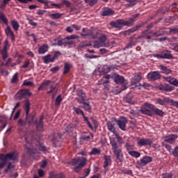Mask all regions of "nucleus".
Here are the masks:
<instances>
[{
    "instance_id": "1",
    "label": "nucleus",
    "mask_w": 178,
    "mask_h": 178,
    "mask_svg": "<svg viewBox=\"0 0 178 178\" xmlns=\"http://www.w3.org/2000/svg\"><path fill=\"white\" fill-rule=\"evenodd\" d=\"M70 165H72V166H75L73 168L74 172L75 173H79L80 170L83 169L87 165V159L86 157H78L76 159H72L69 161Z\"/></svg>"
},
{
    "instance_id": "2",
    "label": "nucleus",
    "mask_w": 178,
    "mask_h": 178,
    "mask_svg": "<svg viewBox=\"0 0 178 178\" xmlns=\"http://www.w3.org/2000/svg\"><path fill=\"white\" fill-rule=\"evenodd\" d=\"M114 81L116 84H121L123 87L122 89H114L113 92L115 94V95H118V94H120L123 90L127 89V80H125L124 77L123 76H120L119 74H117L114 76Z\"/></svg>"
},
{
    "instance_id": "3",
    "label": "nucleus",
    "mask_w": 178,
    "mask_h": 178,
    "mask_svg": "<svg viewBox=\"0 0 178 178\" xmlns=\"http://www.w3.org/2000/svg\"><path fill=\"white\" fill-rule=\"evenodd\" d=\"M110 144L111 145V148L113 149V152L114 155H115L117 159L120 161V158L123 156V154L122 153V149L120 148V145L118 143V140L116 138H111L110 139Z\"/></svg>"
},
{
    "instance_id": "4",
    "label": "nucleus",
    "mask_w": 178,
    "mask_h": 178,
    "mask_svg": "<svg viewBox=\"0 0 178 178\" xmlns=\"http://www.w3.org/2000/svg\"><path fill=\"white\" fill-rule=\"evenodd\" d=\"M72 110L76 113V115H81L82 118H83L84 122H86L89 129L90 130H94V127H92V124H91V122H90V120H88V117L86 116V115L84 114V111H83L81 108L79 107L73 106Z\"/></svg>"
},
{
    "instance_id": "5",
    "label": "nucleus",
    "mask_w": 178,
    "mask_h": 178,
    "mask_svg": "<svg viewBox=\"0 0 178 178\" xmlns=\"http://www.w3.org/2000/svg\"><path fill=\"white\" fill-rule=\"evenodd\" d=\"M154 104L149 103H145L140 108V112L143 115H146L147 116H154V113L151 109V106Z\"/></svg>"
},
{
    "instance_id": "6",
    "label": "nucleus",
    "mask_w": 178,
    "mask_h": 178,
    "mask_svg": "<svg viewBox=\"0 0 178 178\" xmlns=\"http://www.w3.org/2000/svg\"><path fill=\"white\" fill-rule=\"evenodd\" d=\"M147 77L149 81H156V80L161 79L162 75L159 71H153L147 74Z\"/></svg>"
},
{
    "instance_id": "7",
    "label": "nucleus",
    "mask_w": 178,
    "mask_h": 178,
    "mask_svg": "<svg viewBox=\"0 0 178 178\" xmlns=\"http://www.w3.org/2000/svg\"><path fill=\"white\" fill-rule=\"evenodd\" d=\"M9 47H10L9 40L6 39L5 40V44L3 46V48L0 50V54L2 56L3 60H6V59L9 58V54H8V48H9Z\"/></svg>"
},
{
    "instance_id": "8",
    "label": "nucleus",
    "mask_w": 178,
    "mask_h": 178,
    "mask_svg": "<svg viewBox=\"0 0 178 178\" xmlns=\"http://www.w3.org/2000/svg\"><path fill=\"white\" fill-rule=\"evenodd\" d=\"M119 128L123 131H126V124H127V118L125 117H120L118 120H115Z\"/></svg>"
},
{
    "instance_id": "9",
    "label": "nucleus",
    "mask_w": 178,
    "mask_h": 178,
    "mask_svg": "<svg viewBox=\"0 0 178 178\" xmlns=\"http://www.w3.org/2000/svg\"><path fill=\"white\" fill-rule=\"evenodd\" d=\"M2 157L3 158H1V159H5L6 161H8V159L10 161H16V159L19 158V154L17 152H11L6 154H3Z\"/></svg>"
},
{
    "instance_id": "10",
    "label": "nucleus",
    "mask_w": 178,
    "mask_h": 178,
    "mask_svg": "<svg viewBox=\"0 0 178 178\" xmlns=\"http://www.w3.org/2000/svg\"><path fill=\"white\" fill-rule=\"evenodd\" d=\"M152 139L138 138L137 144L138 147H145V145H152Z\"/></svg>"
},
{
    "instance_id": "11",
    "label": "nucleus",
    "mask_w": 178,
    "mask_h": 178,
    "mask_svg": "<svg viewBox=\"0 0 178 178\" xmlns=\"http://www.w3.org/2000/svg\"><path fill=\"white\" fill-rule=\"evenodd\" d=\"M161 30H162L161 28L159 29H156L154 32L150 33L151 35H146L144 36V38H146V40H151L152 37H162V35H165V31L161 32Z\"/></svg>"
},
{
    "instance_id": "12",
    "label": "nucleus",
    "mask_w": 178,
    "mask_h": 178,
    "mask_svg": "<svg viewBox=\"0 0 178 178\" xmlns=\"http://www.w3.org/2000/svg\"><path fill=\"white\" fill-rule=\"evenodd\" d=\"M152 162V157L149 156H145L141 159L136 162L137 165L139 166H147L148 163H151Z\"/></svg>"
},
{
    "instance_id": "13",
    "label": "nucleus",
    "mask_w": 178,
    "mask_h": 178,
    "mask_svg": "<svg viewBox=\"0 0 178 178\" xmlns=\"http://www.w3.org/2000/svg\"><path fill=\"white\" fill-rule=\"evenodd\" d=\"M34 124L37 131H44V116L40 117L39 121L35 120Z\"/></svg>"
},
{
    "instance_id": "14",
    "label": "nucleus",
    "mask_w": 178,
    "mask_h": 178,
    "mask_svg": "<svg viewBox=\"0 0 178 178\" xmlns=\"http://www.w3.org/2000/svg\"><path fill=\"white\" fill-rule=\"evenodd\" d=\"M17 95L18 99L21 100L23 99V98H26V97H31V92H30L29 89H22L17 92Z\"/></svg>"
},
{
    "instance_id": "15",
    "label": "nucleus",
    "mask_w": 178,
    "mask_h": 178,
    "mask_svg": "<svg viewBox=\"0 0 178 178\" xmlns=\"http://www.w3.org/2000/svg\"><path fill=\"white\" fill-rule=\"evenodd\" d=\"M26 148L28 154H29L30 156H31L33 159H36L40 156V152H38V149L36 148L27 147V146H26Z\"/></svg>"
},
{
    "instance_id": "16",
    "label": "nucleus",
    "mask_w": 178,
    "mask_h": 178,
    "mask_svg": "<svg viewBox=\"0 0 178 178\" xmlns=\"http://www.w3.org/2000/svg\"><path fill=\"white\" fill-rule=\"evenodd\" d=\"M98 34H99V33L97 31H87L86 33H81V37H83V38L90 37L92 40H95L98 37Z\"/></svg>"
},
{
    "instance_id": "17",
    "label": "nucleus",
    "mask_w": 178,
    "mask_h": 178,
    "mask_svg": "<svg viewBox=\"0 0 178 178\" xmlns=\"http://www.w3.org/2000/svg\"><path fill=\"white\" fill-rule=\"evenodd\" d=\"M138 16H140V13H136L135 15H133L132 17L129 18L127 21L123 19L124 26L131 27V26L134 25V20H136V19H137Z\"/></svg>"
},
{
    "instance_id": "18",
    "label": "nucleus",
    "mask_w": 178,
    "mask_h": 178,
    "mask_svg": "<svg viewBox=\"0 0 178 178\" xmlns=\"http://www.w3.org/2000/svg\"><path fill=\"white\" fill-rule=\"evenodd\" d=\"M150 109L152 111V113L153 115H156L157 116H160V118H163V116L165 115V112L158 108H156V106H155V105L153 104V106H152L150 107Z\"/></svg>"
},
{
    "instance_id": "19",
    "label": "nucleus",
    "mask_w": 178,
    "mask_h": 178,
    "mask_svg": "<svg viewBox=\"0 0 178 178\" xmlns=\"http://www.w3.org/2000/svg\"><path fill=\"white\" fill-rule=\"evenodd\" d=\"M5 34L6 35H7V37H10V40L13 42L16 41V37L15 35V33H13V31H12L10 26H7V27L5 29Z\"/></svg>"
},
{
    "instance_id": "20",
    "label": "nucleus",
    "mask_w": 178,
    "mask_h": 178,
    "mask_svg": "<svg viewBox=\"0 0 178 178\" xmlns=\"http://www.w3.org/2000/svg\"><path fill=\"white\" fill-rule=\"evenodd\" d=\"M158 88L161 91H165L166 92H170V91H173V90H175V87L169 84H161L158 86Z\"/></svg>"
},
{
    "instance_id": "21",
    "label": "nucleus",
    "mask_w": 178,
    "mask_h": 178,
    "mask_svg": "<svg viewBox=\"0 0 178 178\" xmlns=\"http://www.w3.org/2000/svg\"><path fill=\"white\" fill-rule=\"evenodd\" d=\"M110 24L111 26H112V27H114L115 29H118L119 30H122L123 26H124L123 19H117L115 22H111Z\"/></svg>"
},
{
    "instance_id": "22",
    "label": "nucleus",
    "mask_w": 178,
    "mask_h": 178,
    "mask_svg": "<svg viewBox=\"0 0 178 178\" xmlns=\"http://www.w3.org/2000/svg\"><path fill=\"white\" fill-rule=\"evenodd\" d=\"M177 137V135L170 134L164 137V141L168 144H175Z\"/></svg>"
},
{
    "instance_id": "23",
    "label": "nucleus",
    "mask_w": 178,
    "mask_h": 178,
    "mask_svg": "<svg viewBox=\"0 0 178 178\" xmlns=\"http://www.w3.org/2000/svg\"><path fill=\"white\" fill-rule=\"evenodd\" d=\"M102 16H112L115 15V11L112 8H104L101 11Z\"/></svg>"
},
{
    "instance_id": "24",
    "label": "nucleus",
    "mask_w": 178,
    "mask_h": 178,
    "mask_svg": "<svg viewBox=\"0 0 178 178\" xmlns=\"http://www.w3.org/2000/svg\"><path fill=\"white\" fill-rule=\"evenodd\" d=\"M79 104H80L82 106L83 109L84 111H86V112H88L89 113H91L92 112V108H91V106L90 105V103H87L84 101H78Z\"/></svg>"
},
{
    "instance_id": "25",
    "label": "nucleus",
    "mask_w": 178,
    "mask_h": 178,
    "mask_svg": "<svg viewBox=\"0 0 178 178\" xmlns=\"http://www.w3.org/2000/svg\"><path fill=\"white\" fill-rule=\"evenodd\" d=\"M26 122H28V126H31L34 122H35V114H31L30 113H28V114H26Z\"/></svg>"
},
{
    "instance_id": "26",
    "label": "nucleus",
    "mask_w": 178,
    "mask_h": 178,
    "mask_svg": "<svg viewBox=\"0 0 178 178\" xmlns=\"http://www.w3.org/2000/svg\"><path fill=\"white\" fill-rule=\"evenodd\" d=\"M141 72L136 73L135 76L131 79V84L132 86H135L137 83H140L141 81Z\"/></svg>"
},
{
    "instance_id": "27",
    "label": "nucleus",
    "mask_w": 178,
    "mask_h": 178,
    "mask_svg": "<svg viewBox=\"0 0 178 178\" xmlns=\"http://www.w3.org/2000/svg\"><path fill=\"white\" fill-rule=\"evenodd\" d=\"M81 138L83 141H91V140L94 138V134L91 133H86L81 136Z\"/></svg>"
},
{
    "instance_id": "28",
    "label": "nucleus",
    "mask_w": 178,
    "mask_h": 178,
    "mask_svg": "<svg viewBox=\"0 0 178 178\" xmlns=\"http://www.w3.org/2000/svg\"><path fill=\"white\" fill-rule=\"evenodd\" d=\"M52 83L51 80H47L42 83V84L40 86V87L38 88V91H44V90H47L48 86H49Z\"/></svg>"
},
{
    "instance_id": "29",
    "label": "nucleus",
    "mask_w": 178,
    "mask_h": 178,
    "mask_svg": "<svg viewBox=\"0 0 178 178\" xmlns=\"http://www.w3.org/2000/svg\"><path fill=\"white\" fill-rule=\"evenodd\" d=\"M163 79L166 81H168L172 86H178V81L175 78H172V76H163Z\"/></svg>"
},
{
    "instance_id": "30",
    "label": "nucleus",
    "mask_w": 178,
    "mask_h": 178,
    "mask_svg": "<svg viewBox=\"0 0 178 178\" xmlns=\"http://www.w3.org/2000/svg\"><path fill=\"white\" fill-rule=\"evenodd\" d=\"M104 162L103 168H108V166H109V165L112 163V159L109 155L108 156L104 155Z\"/></svg>"
},
{
    "instance_id": "31",
    "label": "nucleus",
    "mask_w": 178,
    "mask_h": 178,
    "mask_svg": "<svg viewBox=\"0 0 178 178\" xmlns=\"http://www.w3.org/2000/svg\"><path fill=\"white\" fill-rule=\"evenodd\" d=\"M48 49H49V46H48L47 44H44L39 47L38 54H45V52H48Z\"/></svg>"
},
{
    "instance_id": "32",
    "label": "nucleus",
    "mask_w": 178,
    "mask_h": 178,
    "mask_svg": "<svg viewBox=\"0 0 178 178\" xmlns=\"http://www.w3.org/2000/svg\"><path fill=\"white\" fill-rule=\"evenodd\" d=\"M30 105H31L30 100H29L28 99H26L24 101V109L25 111L26 115H29V113H30V109H31Z\"/></svg>"
},
{
    "instance_id": "33",
    "label": "nucleus",
    "mask_w": 178,
    "mask_h": 178,
    "mask_svg": "<svg viewBox=\"0 0 178 178\" xmlns=\"http://www.w3.org/2000/svg\"><path fill=\"white\" fill-rule=\"evenodd\" d=\"M42 59H43L44 63H54V62H55L54 60V58L51 54H47V56H43Z\"/></svg>"
},
{
    "instance_id": "34",
    "label": "nucleus",
    "mask_w": 178,
    "mask_h": 178,
    "mask_svg": "<svg viewBox=\"0 0 178 178\" xmlns=\"http://www.w3.org/2000/svg\"><path fill=\"white\" fill-rule=\"evenodd\" d=\"M99 41L103 44L106 48L109 47V43L106 42V35H103L99 38Z\"/></svg>"
},
{
    "instance_id": "35",
    "label": "nucleus",
    "mask_w": 178,
    "mask_h": 178,
    "mask_svg": "<svg viewBox=\"0 0 178 178\" xmlns=\"http://www.w3.org/2000/svg\"><path fill=\"white\" fill-rule=\"evenodd\" d=\"M168 99L166 97H164L163 99L158 97L156 99V104L163 106L168 102Z\"/></svg>"
},
{
    "instance_id": "36",
    "label": "nucleus",
    "mask_w": 178,
    "mask_h": 178,
    "mask_svg": "<svg viewBox=\"0 0 178 178\" xmlns=\"http://www.w3.org/2000/svg\"><path fill=\"white\" fill-rule=\"evenodd\" d=\"M162 59H173V55L170 54V51H166V52L161 53Z\"/></svg>"
},
{
    "instance_id": "37",
    "label": "nucleus",
    "mask_w": 178,
    "mask_h": 178,
    "mask_svg": "<svg viewBox=\"0 0 178 178\" xmlns=\"http://www.w3.org/2000/svg\"><path fill=\"white\" fill-rule=\"evenodd\" d=\"M106 126L109 131L113 133L114 134L116 133V128H115V125H113L111 121L107 122Z\"/></svg>"
},
{
    "instance_id": "38",
    "label": "nucleus",
    "mask_w": 178,
    "mask_h": 178,
    "mask_svg": "<svg viewBox=\"0 0 178 178\" xmlns=\"http://www.w3.org/2000/svg\"><path fill=\"white\" fill-rule=\"evenodd\" d=\"M11 26L15 31H18L19 28L20 27V25H19V22L13 19L10 21Z\"/></svg>"
},
{
    "instance_id": "39",
    "label": "nucleus",
    "mask_w": 178,
    "mask_h": 178,
    "mask_svg": "<svg viewBox=\"0 0 178 178\" xmlns=\"http://www.w3.org/2000/svg\"><path fill=\"white\" fill-rule=\"evenodd\" d=\"M128 154L129 155H131V156H133L134 158H140V156H141V153L134 150L128 151Z\"/></svg>"
},
{
    "instance_id": "40",
    "label": "nucleus",
    "mask_w": 178,
    "mask_h": 178,
    "mask_svg": "<svg viewBox=\"0 0 178 178\" xmlns=\"http://www.w3.org/2000/svg\"><path fill=\"white\" fill-rule=\"evenodd\" d=\"M17 124L19 126V127H26V126L28 124L27 120L26 118H20L17 122Z\"/></svg>"
},
{
    "instance_id": "41",
    "label": "nucleus",
    "mask_w": 178,
    "mask_h": 178,
    "mask_svg": "<svg viewBox=\"0 0 178 178\" xmlns=\"http://www.w3.org/2000/svg\"><path fill=\"white\" fill-rule=\"evenodd\" d=\"M89 155H101V149L97 147H93L89 152Z\"/></svg>"
},
{
    "instance_id": "42",
    "label": "nucleus",
    "mask_w": 178,
    "mask_h": 178,
    "mask_svg": "<svg viewBox=\"0 0 178 178\" xmlns=\"http://www.w3.org/2000/svg\"><path fill=\"white\" fill-rule=\"evenodd\" d=\"M49 178H65V175L63 174H56L54 172L49 173Z\"/></svg>"
},
{
    "instance_id": "43",
    "label": "nucleus",
    "mask_w": 178,
    "mask_h": 178,
    "mask_svg": "<svg viewBox=\"0 0 178 178\" xmlns=\"http://www.w3.org/2000/svg\"><path fill=\"white\" fill-rule=\"evenodd\" d=\"M144 26V23H142L141 24L137 25L135 27L129 29V31H127V33H129V34H131V33H134L135 31H137L138 29H141Z\"/></svg>"
},
{
    "instance_id": "44",
    "label": "nucleus",
    "mask_w": 178,
    "mask_h": 178,
    "mask_svg": "<svg viewBox=\"0 0 178 178\" xmlns=\"http://www.w3.org/2000/svg\"><path fill=\"white\" fill-rule=\"evenodd\" d=\"M76 94L81 98L82 101H86V93L83 92L82 89H77Z\"/></svg>"
},
{
    "instance_id": "45",
    "label": "nucleus",
    "mask_w": 178,
    "mask_h": 178,
    "mask_svg": "<svg viewBox=\"0 0 178 178\" xmlns=\"http://www.w3.org/2000/svg\"><path fill=\"white\" fill-rule=\"evenodd\" d=\"M161 70H162L161 73H163L164 74H170L172 73V70L167 68L166 67L163 65L160 66Z\"/></svg>"
},
{
    "instance_id": "46",
    "label": "nucleus",
    "mask_w": 178,
    "mask_h": 178,
    "mask_svg": "<svg viewBox=\"0 0 178 178\" xmlns=\"http://www.w3.org/2000/svg\"><path fill=\"white\" fill-rule=\"evenodd\" d=\"M49 16L51 19H60V17L63 16V14L56 13L50 14Z\"/></svg>"
},
{
    "instance_id": "47",
    "label": "nucleus",
    "mask_w": 178,
    "mask_h": 178,
    "mask_svg": "<svg viewBox=\"0 0 178 178\" xmlns=\"http://www.w3.org/2000/svg\"><path fill=\"white\" fill-rule=\"evenodd\" d=\"M70 72V64L69 63H65L64 65L63 74H67Z\"/></svg>"
},
{
    "instance_id": "48",
    "label": "nucleus",
    "mask_w": 178,
    "mask_h": 178,
    "mask_svg": "<svg viewBox=\"0 0 178 178\" xmlns=\"http://www.w3.org/2000/svg\"><path fill=\"white\" fill-rule=\"evenodd\" d=\"M0 20L6 26H8V19L5 16V15L2 13H0Z\"/></svg>"
},
{
    "instance_id": "49",
    "label": "nucleus",
    "mask_w": 178,
    "mask_h": 178,
    "mask_svg": "<svg viewBox=\"0 0 178 178\" xmlns=\"http://www.w3.org/2000/svg\"><path fill=\"white\" fill-rule=\"evenodd\" d=\"M56 92H58V89H56V86L51 85L50 90L47 91V94H56Z\"/></svg>"
},
{
    "instance_id": "50",
    "label": "nucleus",
    "mask_w": 178,
    "mask_h": 178,
    "mask_svg": "<svg viewBox=\"0 0 178 178\" xmlns=\"http://www.w3.org/2000/svg\"><path fill=\"white\" fill-rule=\"evenodd\" d=\"M66 40H67L66 38L59 40L57 42V45L58 47H62V45H63L64 47H66V43H67Z\"/></svg>"
},
{
    "instance_id": "51",
    "label": "nucleus",
    "mask_w": 178,
    "mask_h": 178,
    "mask_svg": "<svg viewBox=\"0 0 178 178\" xmlns=\"http://www.w3.org/2000/svg\"><path fill=\"white\" fill-rule=\"evenodd\" d=\"M60 102H62V95H59L56 99L55 106H59Z\"/></svg>"
},
{
    "instance_id": "52",
    "label": "nucleus",
    "mask_w": 178,
    "mask_h": 178,
    "mask_svg": "<svg viewBox=\"0 0 178 178\" xmlns=\"http://www.w3.org/2000/svg\"><path fill=\"white\" fill-rule=\"evenodd\" d=\"M15 165L11 162L8 163L7 168L4 169V173H8L10 169H14Z\"/></svg>"
},
{
    "instance_id": "53",
    "label": "nucleus",
    "mask_w": 178,
    "mask_h": 178,
    "mask_svg": "<svg viewBox=\"0 0 178 178\" xmlns=\"http://www.w3.org/2000/svg\"><path fill=\"white\" fill-rule=\"evenodd\" d=\"M23 86H26V87H33V86H34V82L25 80L23 83Z\"/></svg>"
},
{
    "instance_id": "54",
    "label": "nucleus",
    "mask_w": 178,
    "mask_h": 178,
    "mask_svg": "<svg viewBox=\"0 0 178 178\" xmlns=\"http://www.w3.org/2000/svg\"><path fill=\"white\" fill-rule=\"evenodd\" d=\"M62 56V53H60V51H54V55L53 56V59L55 62V60H56V59H58L59 58V56Z\"/></svg>"
},
{
    "instance_id": "55",
    "label": "nucleus",
    "mask_w": 178,
    "mask_h": 178,
    "mask_svg": "<svg viewBox=\"0 0 178 178\" xmlns=\"http://www.w3.org/2000/svg\"><path fill=\"white\" fill-rule=\"evenodd\" d=\"M94 48H101V47H104L99 40L95 41L93 42Z\"/></svg>"
},
{
    "instance_id": "56",
    "label": "nucleus",
    "mask_w": 178,
    "mask_h": 178,
    "mask_svg": "<svg viewBox=\"0 0 178 178\" xmlns=\"http://www.w3.org/2000/svg\"><path fill=\"white\" fill-rule=\"evenodd\" d=\"M173 22H175V17H169L165 19V22L169 24H172Z\"/></svg>"
},
{
    "instance_id": "57",
    "label": "nucleus",
    "mask_w": 178,
    "mask_h": 178,
    "mask_svg": "<svg viewBox=\"0 0 178 178\" xmlns=\"http://www.w3.org/2000/svg\"><path fill=\"white\" fill-rule=\"evenodd\" d=\"M162 146L164 147V148H165V149L168 150L170 154H172V146L170 145L166 144V143H163Z\"/></svg>"
},
{
    "instance_id": "58",
    "label": "nucleus",
    "mask_w": 178,
    "mask_h": 178,
    "mask_svg": "<svg viewBox=\"0 0 178 178\" xmlns=\"http://www.w3.org/2000/svg\"><path fill=\"white\" fill-rule=\"evenodd\" d=\"M86 3H88L90 6H94L97 3V0H84Z\"/></svg>"
},
{
    "instance_id": "59",
    "label": "nucleus",
    "mask_w": 178,
    "mask_h": 178,
    "mask_svg": "<svg viewBox=\"0 0 178 178\" xmlns=\"http://www.w3.org/2000/svg\"><path fill=\"white\" fill-rule=\"evenodd\" d=\"M37 2H40V3H43L47 9H49V6L48 5V0H36Z\"/></svg>"
},
{
    "instance_id": "60",
    "label": "nucleus",
    "mask_w": 178,
    "mask_h": 178,
    "mask_svg": "<svg viewBox=\"0 0 178 178\" xmlns=\"http://www.w3.org/2000/svg\"><path fill=\"white\" fill-rule=\"evenodd\" d=\"M61 3H63V5H65L66 8H70V6H72V3H70V1H69V0H63Z\"/></svg>"
},
{
    "instance_id": "61",
    "label": "nucleus",
    "mask_w": 178,
    "mask_h": 178,
    "mask_svg": "<svg viewBox=\"0 0 178 178\" xmlns=\"http://www.w3.org/2000/svg\"><path fill=\"white\" fill-rule=\"evenodd\" d=\"M17 76H19V74H18L17 73H15V74L13 75V78H12V79H11V83H12L13 84H15V83H17V80H18Z\"/></svg>"
},
{
    "instance_id": "62",
    "label": "nucleus",
    "mask_w": 178,
    "mask_h": 178,
    "mask_svg": "<svg viewBox=\"0 0 178 178\" xmlns=\"http://www.w3.org/2000/svg\"><path fill=\"white\" fill-rule=\"evenodd\" d=\"M86 47H90V44H87V42H82L79 43V48L80 49H81L83 48H86Z\"/></svg>"
},
{
    "instance_id": "63",
    "label": "nucleus",
    "mask_w": 178,
    "mask_h": 178,
    "mask_svg": "<svg viewBox=\"0 0 178 178\" xmlns=\"http://www.w3.org/2000/svg\"><path fill=\"white\" fill-rule=\"evenodd\" d=\"M79 35H70V36H67V37L65 38V40H77V39H79Z\"/></svg>"
},
{
    "instance_id": "64",
    "label": "nucleus",
    "mask_w": 178,
    "mask_h": 178,
    "mask_svg": "<svg viewBox=\"0 0 178 178\" xmlns=\"http://www.w3.org/2000/svg\"><path fill=\"white\" fill-rule=\"evenodd\" d=\"M129 3L127 4V8H133L136 5V1L134 0H128Z\"/></svg>"
}]
</instances>
